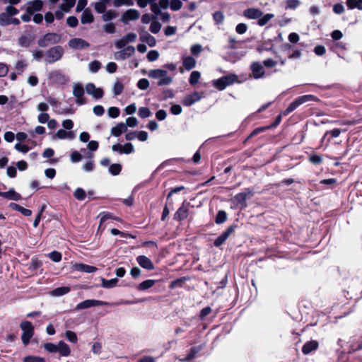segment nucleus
Instances as JSON below:
<instances>
[{
    "label": "nucleus",
    "instance_id": "f3484780",
    "mask_svg": "<svg viewBox=\"0 0 362 362\" xmlns=\"http://www.w3.org/2000/svg\"><path fill=\"white\" fill-rule=\"evenodd\" d=\"M49 79L54 83L64 84L68 81V78L60 71H53L49 74Z\"/></svg>",
    "mask_w": 362,
    "mask_h": 362
},
{
    "label": "nucleus",
    "instance_id": "412c9836",
    "mask_svg": "<svg viewBox=\"0 0 362 362\" xmlns=\"http://www.w3.org/2000/svg\"><path fill=\"white\" fill-rule=\"evenodd\" d=\"M319 343L316 340L308 341L302 347V352L305 355L310 354L318 349Z\"/></svg>",
    "mask_w": 362,
    "mask_h": 362
},
{
    "label": "nucleus",
    "instance_id": "052dcab7",
    "mask_svg": "<svg viewBox=\"0 0 362 362\" xmlns=\"http://www.w3.org/2000/svg\"><path fill=\"white\" fill-rule=\"evenodd\" d=\"M191 53L194 56H198L202 51V47L199 44L193 45L190 48Z\"/></svg>",
    "mask_w": 362,
    "mask_h": 362
},
{
    "label": "nucleus",
    "instance_id": "72a5a7b5",
    "mask_svg": "<svg viewBox=\"0 0 362 362\" xmlns=\"http://www.w3.org/2000/svg\"><path fill=\"white\" fill-rule=\"evenodd\" d=\"M70 291V288L69 286H62L58 287L50 291V295L52 296H61L64 294L68 293Z\"/></svg>",
    "mask_w": 362,
    "mask_h": 362
},
{
    "label": "nucleus",
    "instance_id": "a878e982",
    "mask_svg": "<svg viewBox=\"0 0 362 362\" xmlns=\"http://www.w3.org/2000/svg\"><path fill=\"white\" fill-rule=\"evenodd\" d=\"M362 349V336L359 337L356 341H352L349 345L348 354H353Z\"/></svg>",
    "mask_w": 362,
    "mask_h": 362
},
{
    "label": "nucleus",
    "instance_id": "20e7f679",
    "mask_svg": "<svg viewBox=\"0 0 362 362\" xmlns=\"http://www.w3.org/2000/svg\"><path fill=\"white\" fill-rule=\"evenodd\" d=\"M254 192L250 188H245L243 192L238 193L233 198V202L236 206H240L241 209H245L247 206V199L253 196Z\"/></svg>",
    "mask_w": 362,
    "mask_h": 362
},
{
    "label": "nucleus",
    "instance_id": "f257e3e1",
    "mask_svg": "<svg viewBox=\"0 0 362 362\" xmlns=\"http://www.w3.org/2000/svg\"><path fill=\"white\" fill-rule=\"evenodd\" d=\"M319 99L313 95H303L296 98L293 102H291L289 105L286 107L285 110L282 112V114L284 116L288 115L291 112L295 110L298 106L300 105L310 101H317Z\"/></svg>",
    "mask_w": 362,
    "mask_h": 362
},
{
    "label": "nucleus",
    "instance_id": "3c124183",
    "mask_svg": "<svg viewBox=\"0 0 362 362\" xmlns=\"http://www.w3.org/2000/svg\"><path fill=\"white\" fill-rule=\"evenodd\" d=\"M113 5L115 7H119L121 6H130L133 5L132 0H114Z\"/></svg>",
    "mask_w": 362,
    "mask_h": 362
},
{
    "label": "nucleus",
    "instance_id": "dca6fc26",
    "mask_svg": "<svg viewBox=\"0 0 362 362\" xmlns=\"http://www.w3.org/2000/svg\"><path fill=\"white\" fill-rule=\"evenodd\" d=\"M139 17V12L136 9H129L121 16V21L127 24L130 21H135Z\"/></svg>",
    "mask_w": 362,
    "mask_h": 362
},
{
    "label": "nucleus",
    "instance_id": "2f4dec72",
    "mask_svg": "<svg viewBox=\"0 0 362 362\" xmlns=\"http://www.w3.org/2000/svg\"><path fill=\"white\" fill-rule=\"evenodd\" d=\"M110 2V0H100L94 4L95 10L99 13H103L106 11L107 5Z\"/></svg>",
    "mask_w": 362,
    "mask_h": 362
},
{
    "label": "nucleus",
    "instance_id": "09e8293b",
    "mask_svg": "<svg viewBox=\"0 0 362 362\" xmlns=\"http://www.w3.org/2000/svg\"><path fill=\"white\" fill-rule=\"evenodd\" d=\"M101 67V64L99 61L94 60L89 63L88 68L90 71L93 73L97 72Z\"/></svg>",
    "mask_w": 362,
    "mask_h": 362
},
{
    "label": "nucleus",
    "instance_id": "774afa93",
    "mask_svg": "<svg viewBox=\"0 0 362 362\" xmlns=\"http://www.w3.org/2000/svg\"><path fill=\"white\" fill-rule=\"evenodd\" d=\"M344 11V6L341 3L335 4L333 6V12L336 14H341Z\"/></svg>",
    "mask_w": 362,
    "mask_h": 362
},
{
    "label": "nucleus",
    "instance_id": "393cba45",
    "mask_svg": "<svg viewBox=\"0 0 362 362\" xmlns=\"http://www.w3.org/2000/svg\"><path fill=\"white\" fill-rule=\"evenodd\" d=\"M94 21L93 15L89 8H86L81 17L82 24L91 23Z\"/></svg>",
    "mask_w": 362,
    "mask_h": 362
},
{
    "label": "nucleus",
    "instance_id": "e433bc0d",
    "mask_svg": "<svg viewBox=\"0 0 362 362\" xmlns=\"http://www.w3.org/2000/svg\"><path fill=\"white\" fill-rule=\"evenodd\" d=\"M346 4L349 9L362 10V0H346Z\"/></svg>",
    "mask_w": 362,
    "mask_h": 362
},
{
    "label": "nucleus",
    "instance_id": "603ef678",
    "mask_svg": "<svg viewBox=\"0 0 362 362\" xmlns=\"http://www.w3.org/2000/svg\"><path fill=\"white\" fill-rule=\"evenodd\" d=\"M124 86L123 84L120 82L117 81L113 86V93L115 95H118L121 94L123 91Z\"/></svg>",
    "mask_w": 362,
    "mask_h": 362
},
{
    "label": "nucleus",
    "instance_id": "0e129e2a",
    "mask_svg": "<svg viewBox=\"0 0 362 362\" xmlns=\"http://www.w3.org/2000/svg\"><path fill=\"white\" fill-rule=\"evenodd\" d=\"M75 197L78 200H83L86 197V192L81 188H77L74 192Z\"/></svg>",
    "mask_w": 362,
    "mask_h": 362
},
{
    "label": "nucleus",
    "instance_id": "864d4df0",
    "mask_svg": "<svg viewBox=\"0 0 362 362\" xmlns=\"http://www.w3.org/2000/svg\"><path fill=\"white\" fill-rule=\"evenodd\" d=\"M212 310L211 307L206 306L202 308L200 311L199 317L200 320H204L207 315H209L211 313Z\"/></svg>",
    "mask_w": 362,
    "mask_h": 362
},
{
    "label": "nucleus",
    "instance_id": "ddd939ff",
    "mask_svg": "<svg viewBox=\"0 0 362 362\" xmlns=\"http://www.w3.org/2000/svg\"><path fill=\"white\" fill-rule=\"evenodd\" d=\"M43 7V2L41 0H34L28 1L25 4L26 12L33 14L42 10Z\"/></svg>",
    "mask_w": 362,
    "mask_h": 362
},
{
    "label": "nucleus",
    "instance_id": "c756f323",
    "mask_svg": "<svg viewBox=\"0 0 362 362\" xmlns=\"http://www.w3.org/2000/svg\"><path fill=\"white\" fill-rule=\"evenodd\" d=\"M57 352L62 356H67L70 354V349L69 346L64 341H61L57 344Z\"/></svg>",
    "mask_w": 362,
    "mask_h": 362
},
{
    "label": "nucleus",
    "instance_id": "49530a36",
    "mask_svg": "<svg viewBox=\"0 0 362 362\" xmlns=\"http://www.w3.org/2000/svg\"><path fill=\"white\" fill-rule=\"evenodd\" d=\"M117 16V13L113 10L105 11L103 13L102 18L104 21H109Z\"/></svg>",
    "mask_w": 362,
    "mask_h": 362
},
{
    "label": "nucleus",
    "instance_id": "bb28decb",
    "mask_svg": "<svg viewBox=\"0 0 362 362\" xmlns=\"http://www.w3.org/2000/svg\"><path fill=\"white\" fill-rule=\"evenodd\" d=\"M127 132V127L124 123L120 122L118 123L115 127H113L111 129V134L115 136H119L122 133Z\"/></svg>",
    "mask_w": 362,
    "mask_h": 362
},
{
    "label": "nucleus",
    "instance_id": "473e14b6",
    "mask_svg": "<svg viewBox=\"0 0 362 362\" xmlns=\"http://www.w3.org/2000/svg\"><path fill=\"white\" fill-rule=\"evenodd\" d=\"M245 41L243 40H236L235 38L230 37L228 40V44L227 45V48L229 49H238L242 48V45Z\"/></svg>",
    "mask_w": 362,
    "mask_h": 362
},
{
    "label": "nucleus",
    "instance_id": "a18cd8bd",
    "mask_svg": "<svg viewBox=\"0 0 362 362\" xmlns=\"http://www.w3.org/2000/svg\"><path fill=\"white\" fill-rule=\"evenodd\" d=\"M213 20L216 25L222 24L224 21V15L221 11H216L213 13Z\"/></svg>",
    "mask_w": 362,
    "mask_h": 362
},
{
    "label": "nucleus",
    "instance_id": "6e6552de",
    "mask_svg": "<svg viewBox=\"0 0 362 362\" xmlns=\"http://www.w3.org/2000/svg\"><path fill=\"white\" fill-rule=\"evenodd\" d=\"M189 204H190L189 202H186L185 201L182 206L175 213L173 219L178 222L185 220L189 216Z\"/></svg>",
    "mask_w": 362,
    "mask_h": 362
},
{
    "label": "nucleus",
    "instance_id": "423d86ee",
    "mask_svg": "<svg viewBox=\"0 0 362 362\" xmlns=\"http://www.w3.org/2000/svg\"><path fill=\"white\" fill-rule=\"evenodd\" d=\"M21 327L23 330V334L21 337L23 343L25 345H27L33 335L34 327L31 322L28 321H23L21 324Z\"/></svg>",
    "mask_w": 362,
    "mask_h": 362
},
{
    "label": "nucleus",
    "instance_id": "37998d69",
    "mask_svg": "<svg viewBox=\"0 0 362 362\" xmlns=\"http://www.w3.org/2000/svg\"><path fill=\"white\" fill-rule=\"evenodd\" d=\"M101 282H102V286L103 288H110L115 287L117 285V284L118 282V279L115 278V279H112L110 280H106L103 278L101 279Z\"/></svg>",
    "mask_w": 362,
    "mask_h": 362
},
{
    "label": "nucleus",
    "instance_id": "1a4fd4ad",
    "mask_svg": "<svg viewBox=\"0 0 362 362\" xmlns=\"http://www.w3.org/2000/svg\"><path fill=\"white\" fill-rule=\"evenodd\" d=\"M182 6L180 0H160V9H167L168 7L172 11H179Z\"/></svg>",
    "mask_w": 362,
    "mask_h": 362
},
{
    "label": "nucleus",
    "instance_id": "ea45409f",
    "mask_svg": "<svg viewBox=\"0 0 362 362\" xmlns=\"http://www.w3.org/2000/svg\"><path fill=\"white\" fill-rule=\"evenodd\" d=\"M270 129V127H268V126H265V127H257V128H255L250 134V135L247 137V139H245V141H244L245 143L247 142L249 139H250L251 138L258 135L260 133H262L264 132H265L266 130Z\"/></svg>",
    "mask_w": 362,
    "mask_h": 362
},
{
    "label": "nucleus",
    "instance_id": "a19ab883",
    "mask_svg": "<svg viewBox=\"0 0 362 362\" xmlns=\"http://www.w3.org/2000/svg\"><path fill=\"white\" fill-rule=\"evenodd\" d=\"M227 220V213L223 210H220L217 212L215 222L216 224L223 223Z\"/></svg>",
    "mask_w": 362,
    "mask_h": 362
},
{
    "label": "nucleus",
    "instance_id": "7c9ffc66",
    "mask_svg": "<svg viewBox=\"0 0 362 362\" xmlns=\"http://www.w3.org/2000/svg\"><path fill=\"white\" fill-rule=\"evenodd\" d=\"M202 350V346H192L188 354L186 355V357L185 358V361H190L193 358H194L197 354Z\"/></svg>",
    "mask_w": 362,
    "mask_h": 362
},
{
    "label": "nucleus",
    "instance_id": "b1692460",
    "mask_svg": "<svg viewBox=\"0 0 362 362\" xmlns=\"http://www.w3.org/2000/svg\"><path fill=\"white\" fill-rule=\"evenodd\" d=\"M0 197L9 200L16 201L20 200L21 199V194L17 193L13 189H10L8 192H0Z\"/></svg>",
    "mask_w": 362,
    "mask_h": 362
},
{
    "label": "nucleus",
    "instance_id": "f03ea898",
    "mask_svg": "<svg viewBox=\"0 0 362 362\" xmlns=\"http://www.w3.org/2000/svg\"><path fill=\"white\" fill-rule=\"evenodd\" d=\"M238 81V77L234 74L223 76L218 79L212 81V85L218 90H224L227 86Z\"/></svg>",
    "mask_w": 362,
    "mask_h": 362
},
{
    "label": "nucleus",
    "instance_id": "9b49d317",
    "mask_svg": "<svg viewBox=\"0 0 362 362\" xmlns=\"http://www.w3.org/2000/svg\"><path fill=\"white\" fill-rule=\"evenodd\" d=\"M84 94V88L80 83H76L74 86L73 95L76 97V103L78 105L85 104L86 100L83 97Z\"/></svg>",
    "mask_w": 362,
    "mask_h": 362
},
{
    "label": "nucleus",
    "instance_id": "9d476101",
    "mask_svg": "<svg viewBox=\"0 0 362 362\" xmlns=\"http://www.w3.org/2000/svg\"><path fill=\"white\" fill-rule=\"evenodd\" d=\"M203 92L194 91L193 93L187 95L184 98L182 104L187 107L191 106L194 103L199 101L203 97Z\"/></svg>",
    "mask_w": 362,
    "mask_h": 362
},
{
    "label": "nucleus",
    "instance_id": "6e6d98bb",
    "mask_svg": "<svg viewBox=\"0 0 362 362\" xmlns=\"http://www.w3.org/2000/svg\"><path fill=\"white\" fill-rule=\"evenodd\" d=\"M121 169H122L121 165L115 163V164H112L110 166L109 171L113 175H117L120 173Z\"/></svg>",
    "mask_w": 362,
    "mask_h": 362
},
{
    "label": "nucleus",
    "instance_id": "8fccbe9b",
    "mask_svg": "<svg viewBox=\"0 0 362 362\" xmlns=\"http://www.w3.org/2000/svg\"><path fill=\"white\" fill-rule=\"evenodd\" d=\"M11 18L6 13H0V26H6L10 24Z\"/></svg>",
    "mask_w": 362,
    "mask_h": 362
},
{
    "label": "nucleus",
    "instance_id": "5701e85b",
    "mask_svg": "<svg viewBox=\"0 0 362 362\" xmlns=\"http://www.w3.org/2000/svg\"><path fill=\"white\" fill-rule=\"evenodd\" d=\"M137 4L141 8L146 7L148 4L151 5V10L155 13H158V6L155 3L156 0H136Z\"/></svg>",
    "mask_w": 362,
    "mask_h": 362
},
{
    "label": "nucleus",
    "instance_id": "2eb2a0df",
    "mask_svg": "<svg viewBox=\"0 0 362 362\" xmlns=\"http://www.w3.org/2000/svg\"><path fill=\"white\" fill-rule=\"evenodd\" d=\"M86 91L88 94L91 95L95 99L103 98L104 94L102 88L95 87V86L92 83H89L86 85Z\"/></svg>",
    "mask_w": 362,
    "mask_h": 362
},
{
    "label": "nucleus",
    "instance_id": "c85d7f7f",
    "mask_svg": "<svg viewBox=\"0 0 362 362\" xmlns=\"http://www.w3.org/2000/svg\"><path fill=\"white\" fill-rule=\"evenodd\" d=\"M74 137V134L72 132H67L63 129H59L57 133L53 136V139L58 138L59 139H71Z\"/></svg>",
    "mask_w": 362,
    "mask_h": 362
},
{
    "label": "nucleus",
    "instance_id": "680f3d73",
    "mask_svg": "<svg viewBox=\"0 0 362 362\" xmlns=\"http://www.w3.org/2000/svg\"><path fill=\"white\" fill-rule=\"evenodd\" d=\"M170 111L171 114H173L174 115H178L182 112V108L181 105H180L178 104H173L170 107Z\"/></svg>",
    "mask_w": 362,
    "mask_h": 362
},
{
    "label": "nucleus",
    "instance_id": "e2e57ef3",
    "mask_svg": "<svg viewBox=\"0 0 362 362\" xmlns=\"http://www.w3.org/2000/svg\"><path fill=\"white\" fill-rule=\"evenodd\" d=\"M107 113L109 117L112 118H116L119 115V110L116 107H111L108 109Z\"/></svg>",
    "mask_w": 362,
    "mask_h": 362
},
{
    "label": "nucleus",
    "instance_id": "4c0bfd02",
    "mask_svg": "<svg viewBox=\"0 0 362 362\" xmlns=\"http://www.w3.org/2000/svg\"><path fill=\"white\" fill-rule=\"evenodd\" d=\"M172 81V78L167 76L165 70L160 69V86L168 85Z\"/></svg>",
    "mask_w": 362,
    "mask_h": 362
},
{
    "label": "nucleus",
    "instance_id": "13d9d810",
    "mask_svg": "<svg viewBox=\"0 0 362 362\" xmlns=\"http://www.w3.org/2000/svg\"><path fill=\"white\" fill-rule=\"evenodd\" d=\"M65 336L69 341L72 343H76L77 336L75 332L68 330L65 332Z\"/></svg>",
    "mask_w": 362,
    "mask_h": 362
},
{
    "label": "nucleus",
    "instance_id": "0eeeda50",
    "mask_svg": "<svg viewBox=\"0 0 362 362\" xmlns=\"http://www.w3.org/2000/svg\"><path fill=\"white\" fill-rule=\"evenodd\" d=\"M236 225L230 226L225 231H223L216 239L214 240V245L216 247H221L225 243L228 237L235 231Z\"/></svg>",
    "mask_w": 362,
    "mask_h": 362
},
{
    "label": "nucleus",
    "instance_id": "79ce46f5",
    "mask_svg": "<svg viewBox=\"0 0 362 362\" xmlns=\"http://www.w3.org/2000/svg\"><path fill=\"white\" fill-rule=\"evenodd\" d=\"M156 281L155 280H146L138 285L137 289L139 291L146 290L151 288L156 284Z\"/></svg>",
    "mask_w": 362,
    "mask_h": 362
},
{
    "label": "nucleus",
    "instance_id": "58836bf2",
    "mask_svg": "<svg viewBox=\"0 0 362 362\" xmlns=\"http://www.w3.org/2000/svg\"><path fill=\"white\" fill-rule=\"evenodd\" d=\"M201 74L198 71H193L189 76V83L191 86H194L198 83L199 80L200 79Z\"/></svg>",
    "mask_w": 362,
    "mask_h": 362
},
{
    "label": "nucleus",
    "instance_id": "69168bd1",
    "mask_svg": "<svg viewBox=\"0 0 362 362\" xmlns=\"http://www.w3.org/2000/svg\"><path fill=\"white\" fill-rule=\"evenodd\" d=\"M137 124H138V121H137L136 118L134 117H128L126 119V122L124 123L127 128V127H134L137 125Z\"/></svg>",
    "mask_w": 362,
    "mask_h": 362
},
{
    "label": "nucleus",
    "instance_id": "a211bd4d",
    "mask_svg": "<svg viewBox=\"0 0 362 362\" xmlns=\"http://www.w3.org/2000/svg\"><path fill=\"white\" fill-rule=\"evenodd\" d=\"M250 69L253 77L256 79L262 78L265 74L262 64L258 62H253L250 66Z\"/></svg>",
    "mask_w": 362,
    "mask_h": 362
},
{
    "label": "nucleus",
    "instance_id": "f8f14e48",
    "mask_svg": "<svg viewBox=\"0 0 362 362\" xmlns=\"http://www.w3.org/2000/svg\"><path fill=\"white\" fill-rule=\"evenodd\" d=\"M68 45L70 48L74 49H85L90 46L87 41L78 37L71 39L68 42Z\"/></svg>",
    "mask_w": 362,
    "mask_h": 362
},
{
    "label": "nucleus",
    "instance_id": "c03bdc74",
    "mask_svg": "<svg viewBox=\"0 0 362 362\" xmlns=\"http://www.w3.org/2000/svg\"><path fill=\"white\" fill-rule=\"evenodd\" d=\"M274 14L272 13H267L265 15H262V17L258 18L257 23L259 26L265 25L272 18H274Z\"/></svg>",
    "mask_w": 362,
    "mask_h": 362
},
{
    "label": "nucleus",
    "instance_id": "aec40b11",
    "mask_svg": "<svg viewBox=\"0 0 362 362\" xmlns=\"http://www.w3.org/2000/svg\"><path fill=\"white\" fill-rule=\"evenodd\" d=\"M137 263L144 269L152 270L154 265L151 260L145 255H140L136 258Z\"/></svg>",
    "mask_w": 362,
    "mask_h": 362
},
{
    "label": "nucleus",
    "instance_id": "4be33fe9",
    "mask_svg": "<svg viewBox=\"0 0 362 362\" xmlns=\"http://www.w3.org/2000/svg\"><path fill=\"white\" fill-rule=\"evenodd\" d=\"M72 268L76 271L86 272V273H92L97 270V268L95 267L84 264H78V263L73 264Z\"/></svg>",
    "mask_w": 362,
    "mask_h": 362
},
{
    "label": "nucleus",
    "instance_id": "bf43d9fd",
    "mask_svg": "<svg viewBox=\"0 0 362 362\" xmlns=\"http://www.w3.org/2000/svg\"><path fill=\"white\" fill-rule=\"evenodd\" d=\"M49 257L54 262H59L62 259V254L57 251L50 252Z\"/></svg>",
    "mask_w": 362,
    "mask_h": 362
},
{
    "label": "nucleus",
    "instance_id": "5fc2aeb1",
    "mask_svg": "<svg viewBox=\"0 0 362 362\" xmlns=\"http://www.w3.org/2000/svg\"><path fill=\"white\" fill-rule=\"evenodd\" d=\"M23 362H45V359L40 356H27L23 358Z\"/></svg>",
    "mask_w": 362,
    "mask_h": 362
},
{
    "label": "nucleus",
    "instance_id": "cd10ccee",
    "mask_svg": "<svg viewBox=\"0 0 362 362\" xmlns=\"http://www.w3.org/2000/svg\"><path fill=\"white\" fill-rule=\"evenodd\" d=\"M182 66L186 70L190 71L195 67L196 60L191 56L185 57L182 59Z\"/></svg>",
    "mask_w": 362,
    "mask_h": 362
},
{
    "label": "nucleus",
    "instance_id": "f704fd0d",
    "mask_svg": "<svg viewBox=\"0 0 362 362\" xmlns=\"http://www.w3.org/2000/svg\"><path fill=\"white\" fill-rule=\"evenodd\" d=\"M63 2L59 5V8L64 12L68 13L76 4V0H62Z\"/></svg>",
    "mask_w": 362,
    "mask_h": 362
},
{
    "label": "nucleus",
    "instance_id": "7ed1b4c3",
    "mask_svg": "<svg viewBox=\"0 0 362 362\" xmlns=\"http://www.w3.org/2000/svg\"><path fill=\"white\" fill-rule=\"evenodd\" d=\"M64 53V50L61 46H54L49 48L46 52V62L49 64H53L60 60Z\"/></svg>",
    "mask_w": 362,
    "mask_h": 362
},
{
    "label": "nucleus",
    "instance_id": "6ab92c4d",
    "mask_svg": "<svg viewBox=\"0 0 362 362\" xmlns=\"http://www.w3.org/2000/svg\"><path fill=\"white\" fill-rule=\"evenodd\" d=\"M243 15L248 19H258L263 15V12L255 8H249L244 11Z\"/></svg>",
    "mask_w": 362,
    "mask_h": 362
},
{
    "label": "nucleus",
    "instance_id": "4d7b16f0",
    "mask_svg": "<svg viewBox=\"0 0 362 362\" xmlns=\"http://www.w3.org/2000/svg\"><path fill=\"white\" fill-rule=\"evenodd\" d=\"M272 47H273V45L271 42H265L261 45H259L257 47V50L258 52L261 53L264 50H266V51L271 50L272 49Z\"/></svg>",
    "mask_w": 362,
    "mask_h": 362
},
{
    "label": "nucleus",
    "instance_id": "de8ad7c7",
    "mask_svg": "<svg viewBox=\"0 0 362 362\" xmlns=\"http://www.w3.org/2000/svg\"><path fill=\"white\" fill-rule=\"evenodd\" d=\"M300 2L299 0H286V9H296L299 5Z\"/></svg>",
    "mask_w": 362,
    "mask_h": 362
},
{
    "label": "nucleus",
    "instance_id": "39448f33",
    "mask_svg": "<svg viewBox=\"0 0 362 362\" xmlns=\"http://www.w3.org/2000/svg\"><path fill=\"white\" fill-rule=\"evenodd\" d=\"M61 39V36L57 33H48L37 40V44L41 47H46L50 45L59 43Z\"/></svg>",
    "mask_w": 362,
    "mask_h": 362
},
{
    "label": "nucleus",
    "instance_id": "4468645a",
    "mask_svg": "<svg viewBox=\"0 0 362 362\" xmlns=\"http://www.w3.org/2000/svg\"><path fill=\"white\" fill-rule=\"evenodd\" d=\"M105 305H108V303L104 302V301H100V300H84V301L78 303L76 305V310H83V309H86V308H88L90 307Z\"/></svg>",
    "mask_w": 362,
    "mask_h": 362
},
{
    "label": "nucleus",
    "instance_id": "338daca9",
    "mask_svg": "<svg viewBox=\"0 0 362 362\" xmlns=\"http://www.w3.org/2000/svg\"><path fill=\"white\" fill-rule=\"evenodd\" d=\"M139 115L141 118H146L151 115V111L147 107H141L139 110Z\"/></svg>",
    "mask_w": 362,
    "mask_h": 362
},
{
    "label": "nucleus",
    "instance_id": "c9c22d12",
    "mask_svg": "<svg viewBox=\"0 0 362 362\" xmlns=\"http://www.w3.org/2000/svg\"><path fill=\"white\" fill-rule=\"evenodd\" d=\"M189 279L188 277H186V276H183V277H181V278H179V279H177L175 280H173L170 282V285H169V288L170 289H173L175 288H181L183 286V284H185V282L186 281H187Z\"/></svg>",
    "mask_w": 362,
    "mask_h": 362
}]
</instances>
